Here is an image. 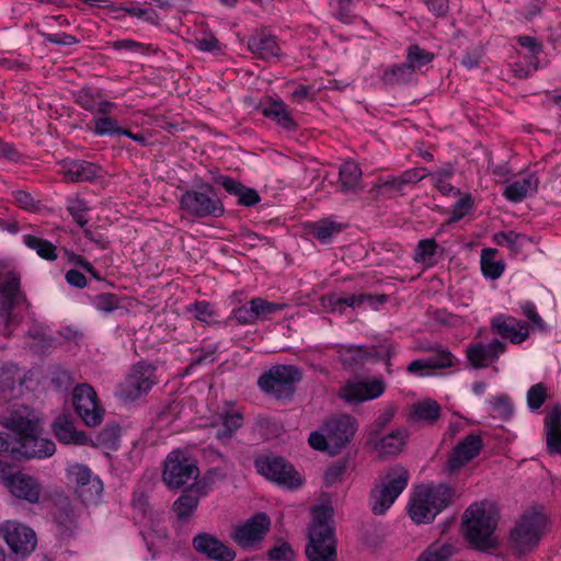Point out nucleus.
<instances>
[{
  "instance_id": "48",
  "label": "nucleus",
  "mask_w": 561,
  "mask_h": 561,
  "mask_svg": "<svg viewBox=\"0 0 561 561\" xmlns=\"http://www.w3.org/2000/svg\"><path fill=\"white\" fill-rule=\"evenodd\" d=\"M185 312L193 314V317L205 324H210L211 319L215 317L216 311L213 305L206 300H196L185 306Z\"/></svg>"
},
{
  "instance_id": "1",
  "label": "nucleus",
  "mask_w": 561,
  "mask_h": 561,
  "mask_svg": "<svg viewBox=\"0 0 561 561\" xmlns=\"http://www.w3.org/2000/svg\"><path fill=\"white\" fill-rule=\"evenodd\" d=\"M0 425L14 434L0 433V454L9 453L12 459L25 461L51 457L56 445L51 439L41 436V425L33 410L24 404L13 403L11 408L0 413Z\"/></svg>"
},
{
  "instance_id": "39",
  "label": "nucleus",
  "mask_w": 561,
  "mask_h": 561,
  "mask_svg": "<svg viewBox=\"0 0 561 561\" xmlns=\"http://www.w3.org/2000/svg\"><path fill=\"white\" fill-rule=\"evenodd\" d=\"M497 250L494 248H485L481 251L480 265L483 275L490 279H497L505 270L503 261H494Z\"/></svg>"
},
{
  "instance_id": "26",
  "label": "nucleus",
  "mask_w": 561,
  "mask_h": 561,
  "mask_svg": "<svg viewBox=\"0 0 561 561\" xmlns=\"http://www.w3.org/2000/svg\"><path fill=\"white\" fill-rule=\"evenodd\" d=\"M8 491L15 499L23 500L30 504H38L43 493V485L33 476L16 471L15 479L10 481Z\"/></svg>"
},
{
  "instance_id": "57",
  "label": "nucleus",
  "mask_w": 561,
  "mask_h": 561,
  "mask_svg": "<svg viewBox=\"0 0 561 561\" xmlns=\"http://www.w3.org/2000/svg\"><path fill=\"white\" fill-rule=\"evenodd\" d=\"M215 183L221 185L228 194L236 196L238 204H241L242 195L247 187L245 185L230 176L221 174L215 178Z\"/></svg>"
},
{
  "instance_id": "47",
  "label": "nucleus",
  "mask_w": 561,
  "mask_h": 561,
  "mask_svg": "<svg viewBox=\"0 0 561 561\" xmlns=\"http://www.w3.org/2000/svg\"><path fill=\"white\" fill-rule=\"evenodd\" d=\"M115 50H125L134 55H150L156 54L158 48L152 44H145L134 39L124 38L111 43Z\"/></svg>"
},
{
  "instance_id": "35",
  "label": "nucleus",
  "mask_w": 561,
  "mask_h": 561,
  "mask_svg": "<svg viewBox=\"0 0 561 561\" xmlns=\"http://www.w3.org/2000/svg\"><path fill=\"white\" fill-rule=\"evenodd\" d=\"M199 499L193 490L185 488L181 495L173 502L172 512L180 522L188 520L196 512Z\"/></svg>"
},
{
  "instance_id": "33",
  "label": "nucleus",
  "mask_w": 561,
  "mask_h": 561,
  "mask_svg": "<svg viewBox=\"0 0 561 561\" xmlns=\"http://www.w3.org/2000/svg\"><path fill=\"white\" fill-rule=\"evenodd\" d=\"M538 186V178L530 173L523 180L508 184L503 191V196L511 203H520L527 197L529 192L537 193Z\"/></svg>"
},
{
  "instance_id": "18",
  "label": "nucleus",
  "mask_w": 561,
  "mask_h": 561,
  "mask_svg": "<svg viewBox=\"0 0 561 561\" xmlns=\"http://www.w3.org/2000/svg\"><path fill=\"white\" fill-rule=\"evenodd\" d=\"M386 390L381 379L369 381H347L340 388L339 397L347 404H357L379 398Z\"/></svg>"
},
{
  "instance_id": "31",
  "label": "nucleus",
  "mask_w": 561,
  "mask_h": 561,
  "mask_svg": "<svg viewBox=\"0 0 561 561\" xmlns=\"http://www.w3.org/2000/svg\"><path fill=\"white\" fill-rule=\"evenodd\" d=\"M442 408L434 399H424L412 404L408 421L411 423H423L434 425L440 417Z\"/></svg>"
},
{
  "instance_id": "3",
  "label": "nucleus",
  "mask_w": 561,
  "mask_h": 561,
  "mask_svg": "<svg viewBox=\"0 0 561 561\" xmlns=\"http://www.w3.org/2000/svg\"><path fill=\"white\" fill-rule=\"evenodd\" d=\"M499 513L493 503L471 504L465 512L462 528L468 542L477 549L485 550L494 546L492 534L497 526Z\"/></svg>"
},
{
  "instance_id": "24",
  "label": "nucleus",
  "mask_w": 561,
  "mask_h": 561,
  "mask_svg": "<svg viewBox=\"0 0 561 561\" xmlns=\"http://www.w3.org/2000/svg\"><path fill=\"white\" fill-rule=\"evenodd\" d=\"M24 375L15 364H5L0 369V403L8 404L23 394Z\"/></svg>"
},
{
  "instance_id": "59",
  "label": "nucleus",
  "mask_w": 561,
  "mask_h": 561,
  "mask_svg": "<svg viewBox=\"0 0 561 561\" xmlns=\"http://www.w3.org/2000/svg\"><path fill=\"white\" fill-rule=\"evenodd\" d=\"M491 404L493 407V411L497 414V416L507 420L513 415V403L507 394L495 396L491 400Z\"/></svg>"
},
{
  "instance_id": "30",
  "label": "nucleus",
  "mask_w": 561,
  "mask_h": 561,
  "mask_svg": "<svg viewBox=\"0 0 561 561\" xmlns=\"http://www.w3.org/2000/svg\"><path fill=\"white\" fill-rule=\"evenodd\" d=\"M62 169L64 175L71 182H91L101 176L100 165L90 161H65Z\"/></svg>"
},
{
  "instance_id": "50",
  "label": "nucleus",
  "mask_w": 561,
  "mask_h": 561,
  "mask_svg": "<svg viewBox=\"0 0 561 561\" xmlns=\"http://www.w3.org/2000/svg\"><path fill=\"white\" fill-rule=\"evenodd\" d=\"M93 127L90 129L99 137L103 136H121L123 127L118 126L116 118L112 116H102L92 121Z\"/></svg>"
},
{
  "instance_id": "15",
  "label": "nucleus",
  "mask_w": 561,
  "mask_h": 561,
  "mask_svg": "<svg viewBox=\"0 0 561 561\" xmlns=\"http://www.w3.org/2000/svg\"><path fill=\"white\" fill-rule=\"evenodd\" d=\"M0 537L4 539L12 553L22 559L34 551L37 542L32 528L12 520L0 524Z\"/></svg>"
},
{
  "instance_id": "42",
  "label": "nucleus",
  "mask_w": 561,
  "mask_h": 561,
  "mask_svg": "<svg viewBox=\"0 0 561 561\" xmlns=\"http://www.w3.org/2000/svg\"><path fill=\"white\" fill-rule=\"evenodd\" d=\"M405 437L407 432L404 430H396L383 436L375 446L383 456H396L401 451Z\"/></svg>"
},
{
  "instance_id": "60",
  "label": "nucleus",
  "mask_w": 561,
  "mask_h": 561,
  "mask_svg": "<svg viewBox=\"0 0 561 561\" xmlns=\"http://www.w3.org/2000/svg\"><path fill=\"white\" fill-rule=\"evenodd\" d=\"M473 208V199L470 194L465 195L455 203L449 217V222H457L461 220Z\"/></svg>"
},
{
  "instance_id": "9",
  "label": "nucleus",
  "mask_w": 561,
  "mask_h": 561,
  "mask_svg": "<svg viewBox=\"0 0 561 561\" xmlns=\"http://www.w3.org/2000/svg\"><path fill=\"white\" fill-rule=\"evenodd\" d=\"M198 476L197 461L188 451L174 449L168 454L162 470V481L168 489H181Z\"/></svg>"
},
{
  "instance_id": "41",
  "label": "nucleus",
  "mask_w": 561,
  "mask_h": 561,
  "mask_svg": "<svg viewBox=\"0 0 561 561\" xmlns=\"http://www.w3.org/2000/svg\"><path fill=\"white\" fill-rule=\"evenodd\" d=\"M23 243L34 250L37 255L46 261H55L57 255L56 247L48 240L33 234H24Z\"/></svg>"
},
{
  "instance_id": "19",
  "label": "nucleus",
  "mask_w": 561,
  "mask_h": 561,
  "mask_svg": "<svg viewBox=\"0 0 561 561\" xmlns=\"http://www.w3.org/2000/svg\"><path fill=\"white\" fill-rule=\"evenodd\" d=\"M193 549L211 561H233L236 551L215 535L197 533L192 539Z\"/></svg>"
},
{
  "instance_id": "8",
  "label": "nucleus",
  "mask_w": 561,
  "mask_h": 561,
  "mask_svg": "<svg viewBox=\"0 0 561 561\" xmlns=\"http://www.w3.org/2000/svg\"><path fill=\"white\" fill-rule=\"evenodd\" d=\"M180 207L188 216L197 219L215 217L225 214V206L216 195L211 184L202 182L198 190L185 191L180 198Z\"/></svg>"
},
{
  "instance_id": "38",
  "label": "nucleus",
  "mask_w": 561,
  "mask_h": 561,
  "mask_svg": "<svg viewBox=\"0 0 561 561\" xmlns=\"http://www.w3.org/2000/svg\"><path fill=\"white\" fill-rule=\"evenodd\" d=\"M415 78L413 69L407 62L394 64L386 68L381 80L387 85H403L411 83Z\"/></svg>"
},
{
  "instance_id": "25",
  "label": "nucleus",
  "mask_w": 561,
  "mask_h": 561,
  "mask_svg": "<svg viewBox=\"0 0 561 561\" xmlns=\"http://www.w3.org/2000/svg\"><path fill=\"white\" fill-rule=\"evenodd\" d=\"M335 353L345 369L357 370L367 362L373 360L374 354H376V345L339 344L335 346Z\"/></svg>"
},
{
  "instance_id": "52",
  "label": "nucleus",
  "mask_w": 561,
  "mask_h": 561,
  "mask_svg": "<svg viewBox=\"0 0 561 561\" xmlns=\"http://www.w3.org/2000/svg\"><path fill=\"white\" fill-rule=\"evenodd\" d=\"M397 413V408L393 404L388 405L374 421L369 432V443H373L383 428L392 421Z\"/></svg>"
},
{
  "instance_id": "34",
  "label": "nucleus",
  "mask_w": 561,
  "mask_h": 561,
  "mask_svg": "<svg viewBox=\"0 0 561 561\" xmlns=\"http://www.w3.org/2000/svg\"><path fill=\"white\" fill-rule=\"evenodd\" d=\"M368 296H362V294H353L348 296H340L335 293L324 295L321 300L322 305L330 309L332 312L342 313L346 308H357L365 305V299H368Z\"/></svg>"
},
{
  "instance_id": "28",
  "label": "nucleus",
  "mask_w": 561,
  "mask_h": 561,
  "mask_svg": "<svg viewBox=\"0 0 561 561\" xmlns=\"http://www.w3.org/2000/svg\"><path fill=\"white\" fill-rule=\"evenodd\" d=\"M51 430L55 437L62 444L82 446L88 442L87 435L76 430L71 416L68 414L58 415L51 424Z\"/></svg>"
},
{
  "instance_id": "7",
  "label": "nucleus",
  "mask_w": 561,
  "mask_h": 561,
  "mask_svg": "<svg viewBox=\"0 0 561 561\" xmlns=\"http://www.w3.org/2000/svg\"><path fill=\"white\" fill-rule=\"evenodd\" d=\"M409 471L402 466L390 468L370 490L369 504L375 515H383L407 488Z\"/></svg>"
},
{
  "instance_id": "49",
  "label": "nucleus",
  "mask_w": 561,
  "mask_h": 561,
  "mask_svg": "<svg viewBox=\"0 0 561 561\" xmlns=\"http://www.w3.org/2000/svg\"><path fill=\"white\" fill-rule=\"evenodd\" d=\"M66 208L71 215L73 221L81 228H84L88 224L85 214L89 210V206L87 202L79 196H69L67 197Z\"/></svg>"
},
{
  "instance_id": "29",
  "label": "nucleus",
  "mask_w": 561,
  "mask_h": 561,
  "mask_svg": "<svg viewBox=\"0 0 561 561\" xmlns=\"http://www.w3.org/2000/svg\"><path fill=\"white\" fill-rule=\"evenodd\" d=\"M261 113L286 131H295L298 128V124L293 118L288 105L282 100H270L261 107Z\"/></svg>"
},
{
  "instance_id": "45",
  "label": "nucleus",
  "mask_w": 561,
  "mask_h": 561,
  "mask_svg": "<svg viewBox=\"0 0 561 561\" xmlns=\"http://www.w3.org/2000/svg\"><path fill=\"white\" fill-rule=\"evenodd\" d=\"M405 58L407 65H409L415 73L416 70H421L424 66L431 64L435 58V54L423 49L417 44H411L407 48Z\"/></svg>"
},
{
  "instance_id": "6",
  "label": "nucleus",
  "mask_w": 561,
  "mask_h": 561,
  "mask_svg": "<svg viewBox=\"0 0 561 561\" xmlns=\"http://www.w3.org/2000/svg\"><path fill=\"white\" fill-rule=\"evenodd\" d=\"M302 378L304 373L300 367L277 364L259 376L257 387L275 400L288 401L293 399Z\"/></svg>"
},
{
  "instance_id": "61",
  "label": "nucleus",
  "mask_w": 561,
  "mask_h": 561,
  "mask_svg": "<svg viewBox=\"0 0 561 561\" xmlns=\"http://www.w3.org/2000/svg\"><path fill=\"white\" fill-rule=\"evenodd\" d=\"M398 346L394 343H389L382 346H376V354H374L373 360H382L386 366V371L392 374L391 357L397 354Z\"/></svg>"
},
{
  "instance_id": "12",
  "label": "nucleus",
  "mask_w": 561,
  "mask_h": 561,
  "mask_svg": "<svg viewBox=\"0 0 561 561\" xmlns=\"http://www.w3.org/2000/svg\"><path fill=\"white\" fill-rule=\"evenodd\" d=\"M67 478L75 484V493L83 504L99 503L103 493V482L88 466L71 465L67 469Z\"/></svg>"
},
{
  "instance_id": "32",
  "label": "nucleus",
  "mask_w": 561,
  "mask_h": 561,
  "mask_svg": "<svg viewBox=\"0 0 561 561\" xmlns=\"http://www.w3.org/2000/svg\"><path fill=\"white\" fill-rule=\"evenodd\" d=\"M547 449L550 454H561V407L554 405L545 417Z\"/></svg>"
},
{
  "instance_id": "63",
  "label": "nucleus",
  "mask_w": 561,
  "mask_h": 561,
  "mask_svg": "<svg viewBox=\"0 0 561 561\" xmlns=\"http://www.w3.org/2000/svg\"><path fill=\"white\" fill-rule=\"evenodd\" d=\"M354 0H336L334 16L344 24H351L355 18L352 11Z\"/></svg>"
},
{
  "instance_id": "11",
  "label": "nucleus",
  "mask_w": 561,
  "mask_h": 561,
  "mask_svg": "<svg viewBox=\"0 0 561 561\" xmlns=\"http://www.w3.org/2000/svg\"><path fill=\"white\" fill-rule=\"evenodd\" d=\"M156 370V366L146 360L134 364L125 379L119 383V397L134 401L149 393L158 382Z\"/></svg>"
},
{
  "instance_id": "44",
  "label": "nucleus",
  "mask_w": 561,
  "mask_h": 561,
  "mask_svg": "<svg viewBox=\"0 0 561 561\" xmlns=\"http://www.w3.org/2000/svg\"><path fill=\"white\" fill-rule=\"evenodd\" d=\"M220 427L216 437L219 439L231 438L232 435L243 425V415L236 411H227L220 415Z\"/></svg>"
},
{
  "instance_id": "40",
  "label": "nucleus",
  "mask_w": 561,
  "mask_h": 561,
  "mask_svg": "<svg viewBox=\"0 0 561 561\" xmlns=\"http://www.w3.org/2000/svg\"><path fill=\"white\" fill-rule=\"evenodd\" d=\"M54 517L62 534L71 533L77 525V516L68 499L56 505Z\"/></svg>"
},
{
  "instance_id": "13",
  "label": "nucleus",
  "mask_w": 561,
  "mask_h": 561,
  "mask_svg": "<svg viewBox=\"0 0 561 561\" xmlns=\"http://www.w3.org/2000/svg\"><path fill=\"white\" fill-rule=\"evenodd\" d=\"M285 308V304L272 302L255 297L244 305L232 309L224 324L229 325L233 320L241 325L255 324L257 321L270 320L273 314L283 311Z\"/></svg>"
},
{
  "instance_id": "10",
  "label": "nucleus",
  "mask_w": 561,
  "mask_h": 561,
  "mask_svg": "<svg viewBox=\"0 0 561 561\" xmlns=\"http://www.w3.org/2000/svg\"><path fill=\"white\" fill-rule=\"evenodd\" d=\"M254 468L266 480L273 481L283 488L295 490L302 484V480L294 466L283 457L260 455L254 459Z\"/></svg>"
},
{
  "instance_id": "37",
  "label": "nucleus",
  "mask_w": 561,
  "mask_h": 561,
  "mask_svg": "<svg viewBox=\"0 0 561 561\" xmlns=\"http://www.w3.org/2000/svg\"><path fill=\"white\" fill-rule=\"evenodd\" d=\"M343 229L344 225L331 218H323L310 225L309 233L319 242L327 244L330 243L335 236L340 234Z\"/></svg>"
},
{
  "instance_id": "58",
  "label": "nucleus",
  "mask_w": 561,
  "mask_h": 561,
  "mask_svg": "<svg viewBox=\"0 0 561 561\" xmlns=\"http://www.w3.org/2000/svg\"><path fill=\"white\" fill-rule=\"evenodd\" d=\"M267 557L272 561H293L295 551L288 542L280 540L268 550Z\"/></svg>"
},
{
  "instance_id": "53",
  "label": "nucleus",
  "mask_w": 561,
  "mask_h": 561,
  "mask_svg": "<svg viewBox=\"0 0 561 561\" xmlns=\"http://www.w3.org/2000/svg\"><path fill=\"white\" fill-rule=\"evenodd\" d=\"M121 299L116 294L113 293H102L93 297L92 305L93 307L105 313L113 312L119 307Z\"/></svg>"
},
{
  "instance_id": "56",
  "label": "nucleus",
  "mask_w": 561,
  "mask_h": 561,
  "mask_svg": "<svg viewBox=\"0 0 561 561\" xmlns=\"http://www.w3.org/2000/svg\"><path fill=\"white\" fill-rule=\"evenodd\" d=\"M438 244L434 238L422 239L417 242L414 260L416 262H428L437 252Z\"/></svg>"
},
{
  "instance_id": "43",
  "label": "nucleus",
  "mask_w": 561,
  "mask_h": 561,
  "mask_svg": "<svg viewBox=\"0 0 561 561\" xmlns=\"http://www.w3.org/2000/svg\"><path fill=\"white\" fill-rule=\"evenodd\" d=\"M457 549L455 545L433 542L417 558V561H448Z\"/></svg>"
},
{
  "instance_id": "14",
  "label": "nucleus",
  "mask_w": 561,
  "mask_h": 561,
  "mask_svg": "<svg viewBox=\"0 0 561 561\" xmlns=\"http://www.w3.org/2000/svg\"><path fill=\"white\" fill-rule=\"evenodd\" d=\"M76 413L87 426L101 424L104 409L99 403L98 394L89 383L77 385L72 392Z\"/></svg>"
},
{
  "instance_id": "51",
  "label": "nucleus",
  "mask_w": 561,
  "mask_h": 561,
  "mask_svg": "<svg viewBox=\"0 0 561 561\" xmlns=\"http://www.w3.org/2000/svg\"><path fill=\"white\" fill-rule=\"evenodd\" d=\"M111 8H112V11H114V12L122 11L125 14H128L130 16L142 19L144 21H146L149 24H152V25L159 24V15L153 9H142V8H138L135 5L114 7L113 4L111 5Z\"/></svg>"
},
{
  "instance_id": "5",
  "label": "nucleus",
  "mask_w": 561,
  "mask_h": 561,
  "mask_svg": "<svg viewBox=\"0 0 561 561\" xmlns=\"http://www.w3.org/2000/svg\"><path fill=\"white\" fill-rule=\"evenodd\" d=\"M454 496V489L445 484L419 486L409 502V516L416 524H430L450 505Z\"/></svg>"
},
{
  "instance_id": "46",
  "label": "nucleus",
  "mask_w": 561,
  "mask_h": 561,
  "mask_svg": "<svg viewBox=\"0 0 561 561\" xmlns=\"http://www.w3.org/2000/svg\"><path fill=\"white\" fill-rule=\"evenodd\" d=\"M425 350L434 353L430 357L424 358L428 369H444L454 366L455 357L447 348L432 346Z\"/></svg>"
},
{
  "instance_id": "22",
  "label": "nucleus",
  "mask_w": 561,
  "mask_h": 561,
  "mask_svg": "<svg viewBox=\"0 0 561 561\" xmlns=\"http://www.w3.org/2000/svg\"><path fill=\"white\" fill-rule=\"evenodd\" d=\"M505 352V343L495 339L489 344L477 342L468 345L466 348V357L472 368L481 369L497 362L500 356Z\"/></svg>"
},
{
  "instance_id": "20",
  "label": "nucleus",
  "mask_w": 561,
  "mask_h": 561,
  "mask_svg": "<svg viewBox=\"0 0 561 561\" xmlns=\"http://www.w3.org/2000/svg\"><path fill=\"white\" fill-rule=\"evenodd\" d=\"M247 47L255 58L268 62L278 60L282 55L276 36L264 28L254 30L247 37Z\"/></svg>"
},
{
  "instance_id": "36",
  "label": "nucleus",
  "mask_w": 561,
  "mask_h": 561,
  "mask_svg": "<svg viewBox=\"0 0 561 561\" xmlns=\"http://www.w3.org/2000/svg\"><path fill=\"white\" fill-rule=\"evenodd\" d=\"M362 169L355 162L348 161L339 171V186L343 193H357L360 187Z\"/></svg>"
},
{
  "instance_id": "23",
  "label": "nucleus",
  "mask_w": 561,
  "mask_h": 561,
  "mask_svg": "<svg viewBox=\"0 0 561 561\" xmlns=\"http://www.w3.org/2000/svg\"><path fill=\"white\" fill-rule=\"evenodd\" d=\"M491 331L512 344H520L529 336L528 325L525 321L511 316L499 313L491 319Z\"/></svg>"
},
{
  "instance_id": "55",
  "label": "nucleus",
  "mask_w": 561,
  "mask_h": 561,
  "mask_svg": "<svg viewBox=\"0 0 561 561\" xmlns=\"http://www.w3.org/2000/svg\"><path fill=\"white\" fill-rule=\"evenodd\" d=\"M548 397L547 387L542 383L531 386L527 391V405L531 411L539 410Z\"/></svg>"
},
{
  "instance_id": "4",
  "label": "nucleus",
  "mask_w": 561,
  "mask_h": 561,
  "mask_svg": "<svg viewBox=\"0 0 561 561\" xmlns=\"http://www.w3.org/2000/svg\"><path fill=\"white\" fill-rule=\"evenodd\" d=\"M549 519L541 508L525 511L510 531L508 549L517 558L534 551L547 531Z\"/></svg>"
},
{
  "instance_id": "54",
  "label": "nucleus",
  "mask_w": 561,
  "mask_h": 561,
  "mask_svg": "<svg viewBox=\"0 0 561 561\" xmlns=\"http://www.w3.org/2000/svg\"><path fill=\"white\" fill-rule=\"evenodd\" d=\"M523 314L529 320L533 330L539 332H547V324L542 318L538 314L536 305L533 301H524L520 304Z\"/></svg>"
},
{
  "instance_id": "27",
  "label": "nucleus",
  "mask_w": 561,
  "mask_h": 561,
  "mask_svg": "<svg viewBox=\"0 0 561 561\" xmlns=\"http://www.w3.org/2000/svg\"><path fill=\"white\" fill-rule=\"evenodd\" d=\"M25 301L26 297L21 291L19 277L13 276L0 284V316L5 318L8 322L11 320L13 308Z\"/></svg>"
},
{
  "instance_id": "16",
  "label": "nucleus",
  "mask_w": 561,
  "mask_h": 561,
  "mask_svg": "<svg viewBox=\"0 0 561 561\" xmlns=\"http://www.w3.org/2000/svg\"><path fill=\"white\" fill-rule=\"evenodd\" d=\"M270 526V517L265 513H257L242 525L234 526L231 538L242 549H251L263 540Z\"/></svg>"
},
{
  "instance_id": "17",
  "label": "nucleus",
  "mask_w": 561,
  "mask_h": 561,
  "mask_svg": "<svg viewBox=\"0 0 561 561\" xmlns=\"http://www.w3.org/2000/svg\"><path fill=\"white\" fill-rule=\"evenodd\" d=\"M357 428L356 419L348 414L333 415L322 425V431L328 433L331 440L332 451L337 454L350 444Z\"/></svg>"
},
{
  "instance_id": "2",
  "label": "nucleus",
  "mask_w": 561,
  "mask_h": 561,
  "mask_svg": "<svg viewBox=\"0 0 561 561\" xmlns=\"http://www.w3.org/2000/svg\"><path fill=\"white\" fill-rule=\"evenodd\" d=\"M306 557L309 561H336V539L333 522V508L330 505H317L311 510Z\"/></svg>"
},
{
  "instance_id": "21",
  "label": "nucleus",
  "mask_w": 561,
  "mask_h": 561,
  "mask_svg": "<svg viewBox=\"0 0 561 561\" xmlns=\"http://www.w3.org/2000/svg\"><path fill=\"white\" fill-rule=\"evenodd\" d=\"M483 448V440L480 435L469 434L460 440L453 449L446 462V470L449 474L455 473L474 457Z\"/></svg>"
},
{
  "instance_id": "62",
  "label": "nucleus",
  "mask_w": 561,
  "mask_h": 561,
  "mask_svg": "<svg viewBox=\"0 0 561 561\" xmlns=\"http://www.w3.org/2000/svg\"><path fill=\"white\" fill-rule=\"evenodd\" d=\"M308 443L316 450L328 451L332 456L337 454L332 451L331 440L329 439L328 433L322 430L321 432L310 433Z\"/></svg>"
},
{
  "instance_id": "64",
  "label": "nucleus",
  "mask_w": 561,
  "mask_h": 561,
  "mask_svg": "<svg viewBox=\"0 0 561 561\" xmlns=\"http://www.w3.org/2000/svg\"><path fill=\"white\" fill-rule=\"evenodd\" d=\"M346 472V462L339 461L330 467L324 472V481L327 485H333L341 481Z\"/></svg>"
}]
</instances>
